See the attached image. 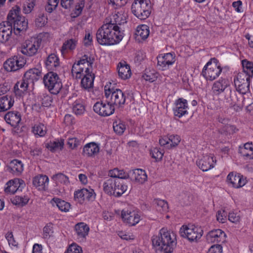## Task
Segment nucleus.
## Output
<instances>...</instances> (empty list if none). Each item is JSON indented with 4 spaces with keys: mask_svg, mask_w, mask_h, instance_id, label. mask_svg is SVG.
Masks as SVG:
<instances>
[{
    "mask_svg": "<svg viewBox=\"0 0 253 253\" xmlns=\"http://www.w3.org/2000/svg\"><path fill=\"white\" fill-rule=\"evenodd\" d=\"M94 59L84 55L72 66V73L76 74L77 79H81V86L85 89H89L93 87L95 78L92 72V65Z\"/></svg>",
    "mask_w": 253,
    "mask_h": 253,
    "instance_id": "nucleus-1",
    "label": "nucleus"
},
{
    "mask_svg": "<svg viewBox=\"0 0 253 253\" xmlns=\"http://www.w3.org/2000/svg\"><path fill=\"white\" fill-rule=\"evenodd\" d=\"M98 42L101 45H114L120 42L123 38V32L117 25L111 23L104 24L98 29L96 34Z\"/></svg>",
    "mask_w": 253,
    "mask_h": 253,
    "instance_id": "nucleus-2",
    "label": "nucleus"
},
{
    "mask_svg": "<svg viewBox=\"0 0 253 253\" xmlns=\"http://www.w3.org/2000/svg\"><path fill=\"white\" fill-rule=\"evenodd\" d=\"M20 8L18 6L13 7L9 12L7 20L13 24V30L15 34L26 31L28 27V22L25 17L20 15Z\"/></svg>",
    "mask_w": 253,
    "mask_h": 253,
    "instance_id": "nucleus-3",
    "label": "nucleus"
},
{
    "mask_svg": "<svg viewBox=\"0 0 253 253\" xmlns=\"http://www.w3.org/2000/svg\"><path fill=\"white\" fill-rule=\"evenodd\" d=\"M103 190L109 195L116 197L122 196L127 189V186L123 181L119 179L110 178L104 181Z\"/></svg>",
    "mask_w": 253,
    "mask_h": 253,
    "instance_id": "nucleus-4",
    "label": "nucleus"
},
{
    "mask_svg": "<svg viewBox=\"0 0 253 253\" xmlns=\"http://www.w3.org/2000/svg\"><path fill=\"white\" fill-rule=\"evenodd\" d=\"M104 93L107 102L112 104L114 108L123 107L125 104L126 95L120 89L111 87L110 86L106 85L104 87Z\"/></svg>",
    "mask_w": 253,
    "mask_h": 253,
    "instance_id": "nucleus-5",
    "label": "nucleus"
},
{
    "mask_svg": "<svg viewBox=\"0 0 253 253\" xmlns=\"http://www.w3.org/2000/svg\"><path fill=\"white\" fill-rule=\"evenodd\" d=\"M222 71V68L218 60L212 58L204 66L201 75L207 81H212L220 76Z\"/></svg>",
    "mask_w": 253,
    "mask_h": 253,
    "instance_id": "nucleus-6",
    "label": "nucleus"
},
{
    "mask_svg": "<svg viewBox=\"0 0 253 253\" xmlns=\"http://www.w3.org/2000/svg\"><path fill=\"white\" fill-rule=\"evenodd\" d=\"M132 13L138 18L144 20L151 12V3L150 0H134L131 5Z\"/></svg>",
    "mask_w": 253,
    "mask_h": 253,
    "instance_id": "nucleus-7",
    "label": "nucleus"
},
{
    "mask_svg": "<svg viewBox=\"0 0 253 253\" xmlns=\"http://www.w3.org/2000/svg\"><path fill=\"white\" fill-rule=\"evenodd\" d=\"M43 83L49 92L54 95L58 94L62 88V84L58 74L53 71L44 75Z\"/></svg>",
    "mask_w": 253,
    "mask_h": 253,
    "instance_id": "nucleus-8",
    "label": "nucleus"
},
{
    "mask_svg": "<svg viewBox=\"0 0 253 253\" xmlns=\"http://www.w3.org/2000/svg\"><path fill=\"white\" fill-rule=\"evenodd\" d=\"M179 233L181 237L187 239L189 241L196 242L202 236L203 231L201 227L189 224L182 225Z\"/></svg>",
    "mask_w": 253,
    "mask_h": 253,
    "instance_id": "nucleus-9",
    "label": "nucleus"
},
{
    "mask_svg": "<svg viewBox=\"0 0 253 253\" xmlns=\"http://www.w3.org/2000/svg\"><path fill=\"white\" fill-rule=\"evenodd\" d=\"M41 41L36 38H31L25 41L20 47L19 51L24 55L32 56L36 55L40 47Z\"/></svg>",
    "mask_w": 253,
    "mask_h": 253,
    "instance_id": "nucleus-10",
    "label": "nucleus"
},
{
    "mask_svg": "<svg viewBox=\"0 0 253 253\" xmlns=\"http://www.w3.org/2000/svg\"><path fill=\"white\" fill-rule=\"evenodd\" d=\"M26 63L24 57L15 55L7 59L3 63V67L8 72H15L23 67Z\"/></svg>",
    "mask_w": 253,
    "mask_h": 253,
    "instance_id": "nucleus-11",
    "label": "nucleus"
},
{
    "mask_svg": "<svg viewBox=\"0 0 253 253\" xmlns=\"http://www.w3.org/2000/svg\"><path fill=\"white\" fill-rule=\"evenodd\" d=\"M121 217L123 222L129 226L136 225L141 220L140 212L128 209H124L122 211Z\"/></svg>",
    "mask_w": 253,
    "mask_h": 253,
    "instance_id": "nucleus-12",
    "label": "nucleus"
},
{
    "mask_svg": "<svg viewBox=\"0 0 253 253\" xmlns=\"http://www.w3.org/2000/svg\"><path fill=\"white\" fill-rule=\"evenodd\" d=\"M93 108L96 113L103 117L109 116L115 111L114 106L108 102H97L94 104Z\"/></svg>",
    "mask_w": 253,
    "mask_h": 253,
    "instance_id": "nucleus-13",
    "label": "nucleus"
},
{
    "mask_svg": "<svg viewBox=\"0 0 253 253\" xmlns=\"http://www.w3.org/2000/svg\"><path fill=\"white\" fill-rule=\"evenodd\" d=\"M189 106L188 101L183 98H179L174 102L173 108L174 115L179 118L188 114Z\"/></svg>",
    "mask_w": 253,
    "mask_h": 253,
    "instance_id": "nucleus-14",
    "label": "nucleus"
},
{
    "mask_svg": "<svg viewBox=\"0 0 253 253\" xmlns=\"http://www.w3.org/2000/svg\"><path fill=\"white\" fill-rule=\"evenodd\" d=\"M157 65L162 70H166L175 62V55L174 53L171 52L162 54L157 57Z\"/></svg>",
    "mask_w": 253,
    "mask_h": 253,
    "instance_id": "nucleus-15",
    "label": "nucleus"
},
{
    "mask_svg": "<svg viewBox=\"0 0 253 253\" xmlns=\"http://www.w3.org/2000/svg\"><path fill=\"white\" fill-rule=\"evenodd\" d=\"M96 194L91 188H83L75 191L74 199L82 203L85 200L93 201L95 198Z\"/></svg>",
    "mask_w": 253,
    "mask_h": 253,
    "instance_id": "nucleus-16",
    "label": "nucleus"
},
{
    "mask_svg": "<svg viewBox=\"0 0 253 253\" xmlns=\"http://www.w3.org/2000/svg\"><path fill=\"white\" fill-rule=\"evenodd\" d=\"M13 27L10 20L3 21L0 24V42L5 43L10 39Z\"/></svg>",
    "mask_w": 253,
    "mask_h": 253,
    "instance_id": "nucleus-17",
    "label": "nucleus"
},
{
    "mask_svg": "<svg viewBox=\"0 0 253 253\" xmlns=\"http://www.w3.org/2000/svg\"><path fill=\"white\" fill-rule=\"evenodd\" d=\"M216 162L213 156L206 155L197 161V165L203 171H207L214 167Z\"/></svg>",
    "mask_w": 253,
    "mask_h": 253,
    "instance_id": "nucleus-18",
    "label": "nucleus"
},
{
    "mask_svg": "<svg viewBox=\"0 0 253 253\" xmlns=\"http://www.w3.org/2000/svg\"><path fill=\"white\" fill-rule=\"evenodd\" d=\"M227 182L236 188L244 186L247 180L241 174L234 172H230L227 176Z\"/></svg>",
    "mask_w": 253,
    "mask_h": 253,
    "instance_id": "nucleus-19",
    "label": "nucleus"
},
{
    "mask_svg": "<svg viewBox=\"0 0 253 253\" xmlns=\"http://www.w3.org/2000/svg\"><path fill=\"white\" fill-rule=\"evenodd\" d=\"M225 239L226 234L219 229L211 230L207 235V240L209 243H224Z\"/></svg>",
    "mask_w": 253,
    "mask_h": 253,
    "instance_id": "nucleus-20",
    "label": "nucleus"
},
{
    "mask_svg": "<svg viewBox=\"0 0 253 253\" xmlns=\"http://www.w3.org/2000/svg\"><path fill=\"white\" fill-rule=\"evenodd\" d=\"M45 64L48 70L53 72L57 71L60 67L59 59L54 53H51L47 57Z\"/></svg>",
    "mask_w": 253,
    "mask_h": 253,
    "instance_id": "nucleus-21",
    "label": "nucleus"
},
{
    "mask_svg": "<svg viewBox=\"0 0 253 253\" xmlns=\"http://www.w3.org/2000/svg\"><path fill=\"white\" fill-rule=\"evenodd\" d=\"M42 76V72L38 68H32L27 71L24 74L23 79L28 83L34 84L38 81Z\"/></svg>",
    "mask_w": 253,
    "mask_h": 253,
    "instance_id": "nucleus-22",
    "label": "nucleus"
},
{
    "mask_svg": "<svg viewBox=\"0 0 253 253\" xmlns=\"http://www.w3.org/2000/svg\"><path fill=\"white\" fill-rule=\"evenodd\" d=\"M228 85V81L224 79L221 78L213 84L211 87L212 93L214 95H219L224 91Z\"/></svg>",
    "mask_w": 253,
    "mask_h": 253,
    "instance_id": "nucleus-23",
    "label": "nucleus"
},
{
    "mask_svg": "<svg viewBox=\"0 0 253 253\" xmlns=\"http://www.w3.org/2000/svg\"><path fill=\"white\" fill-rule=\"evenodd\" d=\"M118 75L122 80L129 79L131 75L130 67L126 62L123 61L120 62L117 66Z\"/></svg>",
    "mask_w": 253,
    "mask_h": 253,
    "instance_id": "nucleus-24",
    "label": "nucleus"
},
{
    "mask_svg": "<svg viewBox=\"0 0 253 253\" xmlns=\"http://www.w3.org/2000/svg\"><path fill=\"white\" fill-rule=\"evenodd\" d=\"M6 122L12 126H17L21 120V116L18 111H10L4 116Z\"/></svg>",
    "mask_w": 253,
    "mask_h": 253,
    "instance_id": "nucleus-25",
    "label": "nucleus"
},
{
    "mask_svg": "<svg viewBox=\"0 0 253 253\" xmlns=\"http://www.w3.org/2000/svg\"><path fill=\"white\" fill-rule=\"evenodd\" d=\"M234 82L237 91L240 93L246 94L249 91L250 81L248 79H238L235 77Z\"/></svg>",
    "mask_w": 253,
    "mask_h": 253,
    "instance_id": "nucleus-26",
    "label": "nucleus"
},
{
    "mask_svg": "<svg viewBox=\"0 0 253 253\" xmlns=\"http://www.w3.org/2000/svg\"><path fill=\"white\" fill-rule=\"evenodd\" d=\"M99 151V145L95 142H90L84 145L83 150V155L85 157H93Z\"/></svg>",
    "mask_w": 253,
    "mask_h": 253,
    "instance_id": "nucleus-27",
    "label": "nucleus"
},
{
    "mask_svg": "<svg viewBox=\"0 0 253 253\" xmlns=\"http://www.w3.org/2000/svg\"><path fill=\"white\" fill-rule=\"evenodd\" d=\"M49 179L45 175H38L33 180V184L40 190H44L48 185Z\"/></svg>",
    "mask_w": 253,
    "mask_h": 253,
    "instance_id": "nucleus-28",
    "label": "nucleus"
},
{
    "mask_svg": "<svg viewBox=\"0 0 253 253\" xmlns=\"http://www.w3.org/2000/svg\"><path fill=\"white\" fill-rule=\"evenodd\" d=\"M7 170L13 174L19 175L23 170V164L19 160H13L9 164Z\"/></svg>",
    "mask_w": 253,
    "mask_h": 253,
    "instance_id": "nucleus-29",
    "label": "nucleus"
},
{
    "mask_svg": "<svg viewBox=\"0 0 253 253\" xmlns=\"http://www.w3.org/2000/svg\"><path fill=\"white\" fill-rule=\"evenodd\" d=\"M75 230L77 235L78 238L83 240L88 235L89 227L84 222H80L76 224Z\"/></svg>",
    "mask_w": 253,
    "mask_h": 253,
    "instance_id": "nucleus-30",
    "label": "nucleus"
},
{
    "mask_svg": "<svg viewBox=\"0 0 253 253\" xmlns=\"http://www.w3.org/2000/svg\"><path fill=\"white\" fill-rule=\"evenodd\" d=\"M131 179L135 181L142 184L147 180V175L146 171L140 169H136L130 172Z\"/></svg>",
    "mask_w": 253,
    "mask_h": 253,
    "instance_id": "nucleus-31",
    "label": "nucleus"
},
{
    "mask_svg": "<svg viewBox=\"0 0 253 253\" xmlns=\"http://www.w3.org/2000/svg\"><path fill=\"white\" fill-rule=\"evenodd\" d=\"M28 83L24 79L18 81L14 86V92L16 95L21 96L26 93L28 90Z\"/></svg>",
    "mask_w": 253,
    "mask_h": 253,
    "instance_id": "nucleus-32",
    "label": "nucleus"
},
{
    "mask_svg": "<svg viewBox=\"0 0 253 253\" xmlns=\"http://www.w3.org/2000/svg\"><path fill=\"white\" fill-rule=\"evenodd\" d=\"M14 102V97L5 95L0 98V112H5L9 109Z\"/></svg>",
    "mask_w": 253,
    "mask_h": 253,
    "instance_id": "nucleus-33",
    "label": "nucleus"
},
{
    "mask_svg": "<svg viewBox=\"0 0 253 253\" xmlns=\"http://www.w3.org/2000/svg\"><path fill=\"white\" fill-rule=\"evenodd\" d=\"M78 40L75 39H70L65 41L61 47L62 54H65L70 51H73L76 47Z\"/></svg>",
    "mask_w": 253,
    "mask_h": 253,
    "instance_id": "nucleus-34",
    "label": "nucleus"
},
{
    "mask_svg": "<svg viewBox=\"0 0 253 253\" xmlns=\"http://www.w3.org/2000/svg\"><path fill=\"white\" fill-rule=\"evenodd\" d=\"M149 34V27L146 25H141L137 27L135 32L136 38L139 41L144 40L148 38Z\"/></svg>",
    "mask_w": 253,
    "mask_h": 253,
    "instance_id": "nucleus-35",
    "label": "nucleus"
},
{
    "mask_svg": "<svg viewBox=\"0 0 253 253\" xmlns=\"http://www.w3.org/2000/svg\"><path fill=\"white\" fill-rule=\"evenodd\" d=\"M50 203L53 206L56 205L61 211L67 212L71 208V205L69 203L57 198H53L51 200Z\"/></svg>",
    "mask_w": 253,
    "mask_h": 253,
    "instance_id": "nucleus-36",
    "label": "nucleus"
},
{
    "mask_svg": "<svg viewBox=\"0 0 253 253\" xmlns=\"http://www.w3.org/2000/svg\"><path fill=\"white\" fill-rule=\"evenodd\" d=\"M108 23H111L114 25H121L126 22V16L120 12H117L112 15L110 20Z\"/></svg>",
    "mask_w": 253,
    "mask_h": 253,
    "instance_id": "nucleus-37",
    "label": "nucleus"
},
{
    "mask_svg": "<svg viewBox=\"0 0 253 253\" xmlns=\"http://www.w3.org/2000/svg\"><path fill=\"white\" fill-rule=\"evenodd\" d=\"M19 180L15 179L8 181L6 184L4 191L8 194H14L19 188Z\"/></svg>",
    "mask_w": 253,
    "mask_h": 253,
    "instance_id": "nucleus-38",
    "label": "nucleus"
},
{
    "mask_svg": "<svg viewBox=\"0 0 253 253\" xmlns=\"http://www.w3.org/2000/svg\"><path fill=\"white\" fill-rule=\"evenodd\" d=\"M73 112L76 115H82L85 112V106L81 99H77L72 104Z\"/></svg>",
    "mask_w": 253,
    "mask_h": 253,
    "instance_id": "nucleus-39",
    "label": "nucleus"
},
{
    "mask_svg": "<svg viewBox=\"0 0 253 253\" xmlns=\"http://www.w3.org/2000/svg\"><path fill=\"white\" fill-rule=\"evenodd\" d=\"M32 131L35 135L43 137L46 134L47 129L43 124L40 123L35 125L32 127Z\"/></svg>",
    "mask_w": 253,
    "mask_h": 253,
    "instance_id": "nucleus-40",
    "label": "nucleus"
},
{
    "mask_svg": "<svg viewBox=\"0 0 253 253\" xmlns=\"http://www.w3.org/2000/svg\"><path fill=\"white\" fill-rule=\"evenodd\" d=\"M159 76V74L154 70H146L143 78L145 80L152 83L155 81Z\"/></svg>",
    "mask_w": 253,
    "mask_h": 253,
    "instance_id": "nucleus-41",
    "label": "nucleus"
},
{
    "mask_svg": "<svg viewBox=\"0 0 253 253\" xmlns=\"http://www.w3.org/2000/svg\"><path fill=\"white\" fill-rule=\"evenodd\" d=\"M243 71L247 73L253 78V62L244 59L242 61Z\"/></svg>",
    "mask_w": 253,
    "mask_h": 253,
    "instance_id": "nucleus-42",
    "label": "nucleus"
},
{
    "mask_svg": "<svg viewBox=\"0 0 253 253\" xmlns=\"http://www.w3.org/2000/svg\"><path fill=\"white\" fill-rule=\"evenodd\" d=\"M47 17L45 14L40 13L36 18L35 25L37 27L42 28L47 24Z\"/></svg>",
    "mask_w": 253,
    "mask_h": 253,
    "instance_id": "nucleus-43",
    "label": "nucleus"
},
{
    "mask_svg": "<svg viewBox=\"0 0 253 253\" xmlns=\"http://www.w3.org/2000/svg\"><path fill=\"white\" fill-rule=\"evenodd\" d=\"M30 199L27 196H16L12 201V203L20 206L26 205L29 202Z\"/></svg>",
    "mask_w": 253,
    "mask_h": 253,
    "instance_id": "nucleus-44",
    "label": "nucleus"
},
{
    "mask_svg": "<svg viewBox=\"0 0 253 253\" xmlns=\"http://www.w3.org/2000/svg\"><path fill=\"white\" fill-rule=\"evenodd\" d=\"M52 178L56 183L66 184L69 182L68 177L62 173H59L54 175Z\"/></svg>",
    "mask_w": 253,
    "mask_h": 253,
    "instance_id": "nucleus-45",
    "label": "nucleus"
},
{
    "mask_svg": "<svg viewBox=\"0 0 253 253\" xmlns=\"http://www.w3.org/2000/svg\"><path fill=\"white\" fill-rule=\"evenodd\" d=\"M241 212L239 211H233L228 214V219L230 221L237 223L240 221Z\"/></svg>",
    "mask_w": 253,
    "mask_h": 253,
    "instance_id": "nucleus-46",
    "label": "nucleus"
},
{
    "mask_svg": "<svg viewBox=\"0 0 253 253\" xmlns=\"http://www.w3.org/2000/svg\"><path fill=\"white\" fill-rule=\"evenodd\" d=\"M154 204L156 206L157 210L160 211H166L168 209V204L164 200L160 199L155 200Z\"/></svg>",
    "mask_w": 253,
    "mask_h": 253,
    "instance_id": "nucleus-47",
    "label": "nucleus"
},
{
    "mask_svg": "<svg viewBox=\"0 0 253 253\" xmlns=\"http://www.w3.org/2000/svg\"><path fill=\"white\" fill-rule=\"evenodd\" d=\"M35 5V2L34 0H29L23 6V11L25 14L30 13L33 9Z\"/></svg>",
    "mask_w": 253,
    "mask_h": 253,
    "instance_id": "nucleus-48",
    "label": "nucleus"
},
{
    "mask_svg": "<svg viewBox=\"0 0 253 253\" xmlns=\"http://www.w3.org/2000/svg\"><path fill=\"white\" fill-rule=\"evenodd\" d=\"M113 129L117 133L122 134L126 129V126L123 123L116 122L113 124Z\"/></svg>",
    "mask_w": 253,
    "mask_h": 253,
    "instance_id": "nucleus-49",
    "label": "nucleus"
},
{
    "mask_svg": "<svg viewBox=\"0 0 253 253\" xmlns=\"http://www.w3.org/2000/svg\"><path fill=\"white\" fill-rule=\"evenodd\" d=\"M59 0H48L45 6V10L49 13L52 12L57 7Z\"/></svg>",
    "mask_w": 253,
    "mask_h": 253,
    "instance_id": "nucleus-50",
    "label": "nucleus"
},
{
    "mask_svg": "<svg viewBox=\"0 0 253 253\" xmlns=\"http://www.w3.org/2000/svg\"><path fill=\"white\" fill-rule=\"evenodd\" d=\"M169 148L176 147L181 141L180 137L178 135H170L169 136Z\"/></svg>",
    "mask_w": 253,
    "mask_h": 253,
    "instance_id": "nucleus-51",
    "label": "nucleus"
},
{
    "mask_svg": "<svg viewBox=\"0 0 253 253\" xmlns=\"http://www.w3.org/2000/svg\"><path fill=\"white\" fill-rule=\"evenodd\" d=\"M150 155L156 161H159L162 159L164 153L158 148H154L151 150Z\"/></svg>",
    "mask_w": 253,
    "mask_h": 253,
    "instance_id": "nucleus-52",
    "label": "nucleus"
},
{
    "mask_svg": "<svg viewBox=\"0 0 253 253\" xmlns=\"http://www.w3.org/2000/svg\"><path fill=\"white\" fill-rule=\"evenodd\" d=\"M65 253H83V251L80 246L73 243L69 246Z\"/></svg>",
    "mask_w": 253,
    "mask_h": 253,
    "instance_id": "nucleus-53",
    "label": "nucleus"
},
{
    "mask_svg": "<svg viewBox=\"0 0 253 253\" xmlns=\"http://www.w3.org/2000/svg\"><path fill=\"white\" fill-rule=\"evenodd\" d=\"M64 143L63 142L59 141L50 142L48 144V148L52 151H55L57 149H61L63 147Z\"/></svg>",
    "mask_w": 253,
    "mask_h": 253,
    "instance_id": "nucleus-54",
    "label": "nucleus"
},
{
    "mask_svg": "<svg viewBox=\"0 0 253 253\" xmlns=\"http://www.w3.org/2000/svg\"><path fill=\"white\" fill-rule=\"evenodd\" d=\"M5 237L9 246L17 247L18 243L15 240L12 232L9 231L7 232L5 235Z\"/></svg>",
    "mask_w": 253,
    "mask_h": 253,
    "instance_id": "nucleus-55",
    "label": "nucleus"
},
{
    "mask_svg": "<svg viewBox=\"0 0 253 253\" xmlns=\"http://www.w3.org/2000/svg\"><path fill=\"white\" fill-rule=\"evenodd\" d=\"M227 212L223 209L219 210L216 213V219L219 222L224 223L226 220Z\"/></svg>",
    "mask_w": 253,
    "mask_h": 253,
    "instance_id": "nucleus-56",
    "label": "nucleus"
},
{
    "mask_svg": "<svg viewBox=\"0 0 253 253\" xmlns=\"http://www.w3.org/2000/svg\"><path fill=\"white\" fill-rule=\"evenodd\" d=\"M80 144V141L76 137L69 138L68 139L67 145L72 149L77 147Z\"/></svg>",
    "mask_w": 253,
    "mask_h": 253,
    "instance_id": "nucleus-57",
    "label": "nucleus"
},
{
    "mask_svg": "<svg viewBox=\"0 0 253 253\" xmlns=\"http://www.w3.org/2000/svg\"><path fill=\"white\" fill-rule=\"evenodd\" d=\"M240 153L241 155L247 160L253 159V150H247L245 149H240Z\"/></svg>",
    "mask_w": 253,
    "mask_h": 253,
    "instance_id": "nucleus-58",
    "label": "nucleus"
},
{
    "mask_svg": "<svg viewBox=\"0 0 253 253\" xmlns=\"http://www.w3.org/2000/svg\"><path fill=\"white\" fill-rule=\"evenodd\" d=\"M53 233V227L51 224H47L43 229V236L45 239L48 238Z\"/></svg>",
    "mask_w": 253,
    "mask_h": 253,
    "instance_id": "nucleus-59",
    "label": "nucleus"
},
{
    "mask_svg": "<svg viewBox=\"0 0 253 253\" xmlns=\"http://www.w3.org/2000/svg\"><path fill=\"white\" fill-rule=\"evenodd\" d=\"M208 253H222V247L219 244L211 247Z\"/></svg>",
    "mask_w": 253,
    "mask_h": 253,
    "instance_id": "nucleus-60",
    "label": "nucleus"
},
{
    "mask_svg": "<svg viewBox=\"0 0 253 253\" xmlns=\"http://www.w3.org/2000/svg\"><path fill=\"white\" fill-rule=\"evenodd\" d=\"M127 0H109V3H111L113 6H116L115 8H118L125 5Z\"/></svg>",
    "mask_w": 253,
    "mask_h": 253,
    "instance_id": "nucleus-61",
    "label": "nucleus"
},
{
    "mask_svg": "<svg viewBox=\"0 0 253 253\" xmlns=\"http://www.w3.org/2000/svg\"><path fill=\"white\" fill-rule=\"evenodd\" d=\"M84 6V0H81L76 5L75 13L77 15H79L82 12Z\"/></svg>",
    "mask_w": 253,
    "mask_h": 253,
    "instance_id": "nucleus-62",
    "label": "nucleus"
},
{
    "mask_svg": "<svg viewBox=\"0 0 253 253\" xmlns=\"http://www.w3.org/2000/svg\"><path fill=\"white\" fill-rule=\"evenodd\" d=\"M74 3V0H61L60 4L65 9H69Z\"/></svg>",
    "mask_w": 253,
    "mask_h": 253,
    "instance_id": "nucleus-63",
    "label": "nucleus"
},
{
    "mask_svg": "<svg viewBox=\"0 0 253 253\" xmlns=\"http://www.w3.org/2000/svg\"><path fill=\"white\" fill-rule=\"evenodd\" d=\"M159 143L161 146H166V147L169 149V136H164L160 138Z\"/></svg>",
    "mask_w": 253,
    "mask_h": 253,
    "instance_id": "nucleus-64",
    "label": "nucleus"
}]
</instances>
